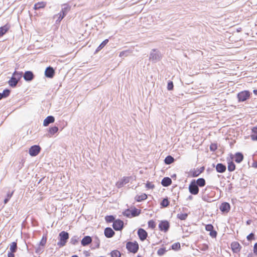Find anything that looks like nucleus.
<instances>
[{"label":"nucleus","mask_w":257,"mask_h":257,"mask_svg":"<svg viewBox=\"0 0 257 257\" xmlns=\"http://www.w3.org/2000/svg\"><path fill=\"white\" fill-rule=\"evenodd\" d=\"M92 241V239L90 236H85L81 241V244L82 246H85L90 244Z\"/></svg>","instance_id":"ddd939ff"},{"label":"nucleus","mask_w":257,"mask_h":257,"mask_svg":"<svg viewBox=\"0 0 257 257\" xmlns=\"http://www.w3.org/2000/svg\"><path fill=\"white\" fill-rule=\"evenodd\" d=\"M111 257H120V252L117 250H114L110 252Z\"/></svg>","instance_id":"58836bf2"},{"label":"nucleus","mask_w":257,"mask_h":257,"mask_svg":"<svg viewBox=\"0 0 257 257\" xmlns=\"http://www.w3.org/2000/svg\"><path fill=\"white\" fill-rule=\"evenodd\" d=\"M251 138L253 141H257V126L253 127L252 129Z\"/></svg>","instance_id":"cd10ccee"},{"label":"nucleus","mask_w":257,"mask_h":257,"mask_svg":"<svg viewBox=\"0 0 257 257\" xmlns=\"http://www.w3.org/2000/svg\"><path fill=\"white\" fill-rule=\"evenodd\" d=\"M219 209L222 212L227 213L230 209V205L227 202H223L220 205Z\"/></svg>","instance_id":"f8f14e48"},{"label":"nucleus","mask_w":257,"mask_h":257,"mask_svg":"<svg viewBox=\"0 0 257 257\" xmlns=\"http://www.w3.org/2000/svg\"><path fill=\"white\" fill-rule=\"evenodd\" d=\"M79 240V237L77 235L72 236L70 240V243L73 245H76L77 244Z\"/></svg>","instance_id":"2f4dec72"},{"label":"nucleus","mask_w":257,"mask_h":257,"mask_svg":"<svg viewBox=\"0 0 257 257\" xmlns=\"http://www.w3.org/2000/svg\"><path fill=\"white\" fill-rule=\"evenodd\" d=\"M13 193H14V191H12V192L9 191L7 193V197L4 199V201L5 204H7L8 202V201L10 200V199L13 196Z\"/></svg>","instance_id":"e433bc0d"},{"label":"nucleus","mask_w":257,"mask_h":257,"mask_svg":"<svg viewBox=\"0 0 257 257\" xmlns=\"http://www.w3.org/2000/svg\"><path fill=\"white\" fill-rule=\"evenodd\" d=\"M59 241L57 243V244L59 246H63L66 244L69 238V233L65 231H62L59 233Z\"/></svg>","instance_id":"f03ea898"},{"label":"nucleus","mask_w":257,"mask_h":257,"mask_svg":"<svg viewBox=\"0 0 257 257\" xmlns=\"http://www.w3.org/2000/svg\"><path fill=\"white\" fill-rule=\"evenodd\" d=\"M174 161V158L170 155L167 156L164 160V162L166 165H170Z\"/></svg>","instance_id":"a878e982"},{"label":"nucleus","mask_w":257,"mask_h":257,"mask_svg":"<svg viewBox=\"0 0 257 257\" xmlns=\"http://www.w3.org/2000/svg\"><path fill=\"white\" fill-rule=\"evenodd\" d=\"M162 58L161 53L157 49H153L150 54L149 59L153 63L159 61Z\"/></svg>","instance_id":"f257e3e1"},{"label":"nucleus","mask_w":257,"mask_h":257,"mask_svg":"<svg viewBox=\"0 0 257 257\" xmlns=\"http://www.w3.org/2000/svg\"><path fill=\"white\" fill-rule=\"evenodd\" d=\"M254 234L253 233H250L249 235L247 236V239L248 240L250 241L252 239H254Z\"/></svg>","instance_id":"680f3d73"},{"label":"nucleus","mask_w":257,"mask_h":257,"mask_svg":"<svg viewBox=\"0 0 257 257\" xmlns=\"http://www.w3.org/2000/svg\"><path fill=\"white\" fill-rule=\"evenodd\" d=\"M43 251V248L40 246H38L36 248L35 252L38 254H41Z\"/></svg>","instance_id":"4d7b16f0"},{"label":"nucleus","mask_w":257,"mask_h":257,"mask_svg":"<svg viewBox=\"0 0 257 257\" xmlns=\"http://www.w3.org/2000/svg\"><path fill=\"white\" fill-rule=\"evenodd\" d=\"M228 170L229 172H232L235 169V165L234 163L231 161L228 163Z\"/></svg>","instance_id":"c9c22d12"},{"label":"nucleus","mask_w":257,"mask_h":257,"mask_svg":"<svg viewBox=\"0 0 257 257\" xmlns=\"http://www.w3.org/2000/svg\"><path fill=\"white\" fill-rule=\"evenodd\" d=\"M10 27L8 24H6L5 26L0 28V37L5 34L9 30Z\"/></svg>","instance_id":"412c9836"},{"label":"nucleus","mask_w":257,"mask_h":257,"mask_svg":"<svg viewBox=\"0 0 257 257\" xmlns=\"http://www.w3.org/2000/svg\"><path fill=\"white\" fill-rule=\"evenodd\" d=\"M46 6V3L44 2H41L37 3L35 4L34 9L35 10H39L45 7Z\"/></svg>","instance_id":"5701e85b"},{"label":"nucleus","mask_w":257,"mask_h":257,"mask_svg":"<svg viewBox=\"0 0 257 257\" xmlns=\"http://www.w3.org/2000/svg\"><path fill=\"white\" fill-rule=\"evenodd\" d=\"M161 205L162 207H166L169 205V201L167 198L163 199V200L161 202Z\"/></svg>","instance_id":"a19ab883"},{"label":"nucleus","mask_w":257,"mask_h":257,"mask_svg":"<svg viewBox=\"0 0 257 257\" xmlns=\"http://www.w3.org/2000/svg\"><path fill=\"white\" fill-rule=\"evenodd\" d=\"M210 235L212 237H216L217 235V232L213 229L210 231Z\"/></svg>","instance_id":"052dcab7"},{"label":"nucleus","mask_w":257,"mask_h":257,"mask_svg":"<svg viewBox=\"0 0 257 257\" xmlns=\"http://www.w3.org/2000/svg\"><path fill=\"white\" fill-rule=\"evenodd\" d=\"M166 250L165 248H160V249H159L157 251V254L159 255H163V254H165V253L166 252Z\"/></svg>","instance_id":"de8ad7c7"},{"label":"nucleus","mask_w":257,"mask_h":257,"mask_svg":"<svg viewBox=\"0 0 257 257\" xmlns=\"http://www.w3.org/2000/svg\"><path fill=\"white\" fill-rule=\"evenodd\" d=\"M251 93L248 90H244L239 92L237 94V98L238 102H243L248 99Z\"/></svg>","instance_id":"20e7f679"},{"label":"nucleus","mask_w":257,"mask_h":257,"mask_svg":"<svg viewBox=\"0 0 257 257\" xmlns=\"http://www.w3.org/2000/svg\"><path fill=\"white\" fill-rule=\"evenodd\" d=\"M146 187L147 189H153L155 187V185L151 182L149 181H147V183L146 184Z\"/></svg>","instance_id":"8fccbe9b"},{"label":"nucleus","mask_w":257,"mask_h":257,"mask_svg":"<svg viewBox=\"0 0 257 257\" xmlns=\"http://www.w3.org/2000/svg\"><path fill=\"white\" fill-rule=\"evenodd\" d=\"M132 52L130 51L129 50L123 51L120 52L119 53V57H126L127 56Z\"/></svg>","instance_id":"ea45409f"},{"label":"nucleus","mask_w":257,"mask_h":257,"mask_svg":"<svg viewBox=\"0 0 257 257\" xmlns=\"http://www.w3.org/2000/svg\"><path fill=\"white\" fill-rule=\"evenodd\" d=\"M217 149V146L216 144H211L210 146V150L211 151H215Z\"/></svg>","instance_id":"5fc2aeb1"},{"label":"nucleus","mask_w":257,"mask_h":257,"mask_svg":"<svg viewBox=\"0 0 257 257\" xmlns=\"http://www.w3.org/2000/svg\"><path fill=\"white\" fill-rule=\"evenodd\" d=\"M171 248L174 250H178L180 248V244L179 242L173 243L171 246Z\"/></svg>","instance_id":"c03bdc74"},{"label":"nucleus","mask_w":257,"mask_h":257,"mask_svg":"<svg viewBox=\"0 0 257 257\" xmlns=\"http://www.w3.org/2000/svg\"><path fill=\"white\" fill-rule=\"evenodd\" d=\"M156 224L155 222L153 220H150L148 221L149 227L154 229L156 227Z\"/></svg>","instance_id":"a18cd8bd"},{"label":"nucleus","mask_w":257,"mask_h":257,"mask_svg":"<svg viewBox=\"0 0 257 257\" xmlns=\"http://www.w3.org/2000/svg\"><path fill=\"white\" fill-rule=\"evenodd\" d=\"M83 254L86 257H88V256H90V253L88 251H86V250L84 251H83Z\"/></svg>","instance_id":"338daca9"},{"label":"nucleus","mask_w":257,"mask_h":257,"mask_svg":"<svg viewBox=\"0 0 257 257\" xmlns=\"http://www.w3.org/2000/svg\"><path fill=\"white\" fill-rule=\"evenodd\" d=\"M252 167L257 168V162H254L252 163Z\"/></svg>","instance_id":"774afa93"},{"label":"nucleus","mask_w":257,"mask_h":257,"mask_svg":"<svg viewBox=\"0 0 257 257\" xmlns=\"http://www.w3.org/2000/svg\"><path fill=\"white\" fill-rule=\"evenodd\" d=\"M70 10V8L67 4H65L63 6V7L59 13L60 15L65 17Z\"/></svg>","instance_id":"6ab92c4d"},{"label":"nucleus","mask_w":257,"mask_h":257,"mask_svg":"<svg viewBox=\"0 0 257 257\" xmlns=\"http://www.w3.org/2000/svg\"><path fill=\"white\" fill-rule=\"evenodd\" d=\"M18 82L19 81H17V80L12 76L11 79L9 80L8 83L10 86L12 87H15L17 86Z\"/></svg>","instance_id":"b1692460"},{"label":"nucleus","mask_w":257,"mask_h":257,"mask_svg":"<svg viewBox=\"0 0 257 257\" xmlns=\"http://www.w3.org/2000/svg\"><path fill=\"white\" fill-rule=\"evenodd\" d=\"M138 235L140 239L142 241H144L147 238L148 236V233L145 229L143 228H139L138 230Z\"/></svg>","instance_id":"1a4fd4ad"},{"label":"nucleus","mask_w":257,"mask_h":257,"mask_svg":"<svg viewBox=\"0 0 257 257\" xmlns=\"http://www.w3.org/2000/svg\"><path fill=\"white\" fill-rule=\"evenodd\" d=\"M104 233L107 238H111L115 234L114 231L111 227H106L104 229Z\"/></svg>","instance_id":"dca6fc26"},{"label":"nucleus","mask_w":257,"mask_h":257,"mask_svg":"<svg viewBox=\"0 0 257 257\" xmlns=\"http://www.w3.org/2000/svg\"><path fill=\"white\" fill-rule=\"evenodd\" d=\"M199 187L197 184L195 183V180H193L189 186V192L192 195H197L199 192Z\"/></svg>","instance_id":"39448f33"},{"label":"nucleus","mask_w":257,"mask_h":257,"mask_svg":"<svg viewBox=\"0 0 257 257\" xmlns=\"http://www.w3.org/2000/svg\"><path fill=\"white\" fill-rule=\"evenodd\" d=\"M55 118L53 116L49 115L47 116L43 121V125L45 126L49 125V124L54 122Z\"/></svg>","instance_id":"a211bd4d"},{"label":"nucleus","mask_w":257,"mask_h":257,"mask_svg":"<svg viewBox=\"0 0 257 257\" xmlns=\"http://www.w3.org/2000/svg\"><path fill=\"white\" fill-rule=\"evenodd\" d=\"M199 248L201 250L206 251L208 249V245L206 244H203L199 247Z\"/></svg>","instance_id":"864d4df0"},{"label":"nucleus","mask_w":257,"mask_h":257,"mask_svg":"<svg viewBox=\"0 0 257 257\" xmlns=\"http://www.w3.org/2000/svg\"><path fill=\"white\" fill-rule=\"evenodd\" d=\"M14 253L13 252L10 251L8 253V257H15Z\"/></svg>","instance_id":"69168bd1"},{"label":"nucleus","mask_w":257,"mask_h":257,"mask_svg":"<svg viewBox=\"0 0 257 257\" xmlns=\"http://www.w3.org/2000/svg\"><path fill=\"white\" fill-rule=\"evenodd\" d=\"M195 183H196V184H197L198 187H204L206 184L205 179L202 178H199L197 180H195Z\"/></svg>","instance_id":"393cba45"},{"label":"nucleus","mask_w":257,"mask_h":257,"mask_svg":"<svg viewBox=\"0 0 257 257\" xmlns=\"http://www.w3.org/2000/svg\"><path fill=\"white\" fill-rule=\"evenodd\" d=\"M231 247L233 252L237 253L240 251L241 246L238 242L234 241L231 243Z\"/></svg>","instance_id":"4468645a"},{"label":"nucleus","mask_w":257,"mask_h":257,"mask_svg":"<svg viewBox=\"0 0 257 257\" xmlns=\"http://www.w3.org/2000/svg\"><path fill=\"white\" fill-rule=\"evenodd\" d=\"M12 76L14 77L17 81H19L23 76V72L15 71Z\"/></svg>","instance_id":"c85d7f7f"},{"label":"nucleus","mask_w":257,"mask_h":257,"mask_svg":"<svg viewBox=\"0 0 257 257\" xmlns=\"http://www.w3.org/2000/svg\"><path fill=\"white\" fill-rule=\"evenodd\" d=\"M253 252L257 255V242H256L253 246Z\"/></svg>","instance_id":"e2e57ef3"},{"label":"nucleus","mask_w":257,"mask_h":257,"mask_svg":"<svg viewBox=\"0 0 257 257\" xmlns=\"http://www.w3.org/2000/svg\"><path fill=\"white\" fill-rule=\"evenodd\" d=\"M131 178V177H123L121 180L122 181L123 184L125 185L130 182Z\"/></svg>","instance_id":"09e8293b"},{"label":"nucleus","mask_w":257,"mask_h":257,"mask_svg":"<svg viewBox=\"0 0 257 257\" xmlns=\"http://www.w3.org/2000/svg\"><path fill=\"white\" fill-rule=\"evenodd\" d=\"M108 42V39L104 40L96 49L95 53H97L101 50L107 44Z\"/></svg>","instance_id":"c756f323"},{"label":"nucleus","mask_w":257,"mask_h":257,"mask_svg":"<svg viewBox=\"0 0 257 257\" xmlns=\"http://www.w3.org/2000/svg\"><path fill=\"white\" fill-rule=\"evenodd\" d=\"M172 183V180L169 177H164L162 181L161 184L164 187H168Z\"/></svg>","instance_id":"aec40b11"},{"label":"nucleus","mask_w":257,"mask_h":257,"mask_svg":"<svg viewBox=\"0 0 257 257\" xmlns=\"http://www.w3.org/2000/svg\"><path fill=\"white\" fill-rule=\"evenodd\" d=\"M126 248L130 252L135 253L137 252L139 250V244L137 241H128L126 243Z\"/></svg>","instance_id":"7ed1b4c3"},{"label":"nucleus","mask_w":257,"mask_h":257,"mask_svg":"<svg viewBox=\"0 0 257 257\" xmlns=\"http://www.w3.org/2000/svg\"><path fill=\"white\" fill-rule=\"evenodd\" d=\"M25 162V160L24 159H22L17 164V166L16 169L18 171L21 170L23 167Z\"/></svg>","instance_id":"473e14b6"},{"label":"nucleus","mask_w":257,"mask_h":257,"mask_svg":"<svg viewBox=\"0 0 257 257\" xmlns=\"http://www.w3.org/2000/svg\"><path fill=\"white\" fill-rule=\"evenodd\" d=\"M243 159V156L241 153H236L235 155L234 161L237 163H240Z\"/></svg>","instance_id":"4be33fe9"},{"label":"nucleus","mask_w":257,"mask_h":257,"mask_svg":"<svg viewBox=\"0 0 257 257\" xmlns=\"http://www.w3.org/2000/svg\"><path fill=\"white\" fill-rule=\"evenodd\" d=\"M92 243L90 246V248L91 249H95L96 248H98L100 246V240L98 237L95 236L93 238Z\"/></svg>","instance_id":"2eb2a0df"},{"label":"nucleus","mask_w":257,"mask_h":257,"mask_svg":"<svg viewBox=\"0 0 257 257\" xmlns=\"http://www.w3.org/2000/svg\"><path fill=\"white\" fill-rule=\"evenodd\" d=\"M122 214L127 217H128V218H131L132 217V215H131V210L129 209H125L123 212H122Z\"/></svg>","instance_id":"37998d69"},{"label":"nucleus","mask_w":257,"mask_h":257,"mask_svg":"<svg viewBox=\"0 0 257 257\" xmlns=\"http://www.w3.org/2000/svg\"><path fill=\"white\" fill-rule=\"evenodd\" d=\"M10 92H11V91L10 89H5L3 92V93H4V95L7 97L8 96H9L10 94Z\"/></svg>","instance_id":"13d9d810"},{"label":"nucleus","mask_w":257,"mask_h":257,"mask_svg":"<svg viewBox=\"0 0 257 257\" xmlns=\"http://www.w3.org/2000/svg\"><path fill=\"white\" fill-rule=\"evenodd\" d=\"M24 79L26 81H31L34 78L33 73L31 71H27L23 75Z\"/></svg>","instance_id":"9b49d317"},{"label":"nucleus","mask_w":257,"mask_h":257,"mask_svg":"<svg viewBox=\"0 0 257 257\" xmlns=\"http://www.w3.org/2000/svg\"><path fill=\"white\" fill-rule=\"evenodd\" d=\"M205 229L207 231H210L213 229V226L211 224H207L205 226Z\"/></svg>","instance_id":"6e6d98bb"},{"label":"nucleus","mask_w":257,"mask_h":257,"mask_svg":"<svg viewBox=\"0 0 257 257\" xmlns=\"http://www.w3.org/2000/svg\"><path fill=\"white\" fill-rule=\"evenodd\" d=\"M10 251L16 252L17 250V243L16 242H13L10 245Z\"/></svg>","instance_id":"72a5a7b5"},{"label":"nucleus","mask_w":257,"mask_h":257,"mask_svg":"<svg viewBox=\"0 0 257 257\" xmlns=\"http://www.w3.org/2000/svg\"><path fill=\"white\" fill-rule=\"evenodd\" d=\"M47 241V237L46 236H43L40 242V245L41 246H44Z\"/></svg>","instance_id":"3c124183"},{"label":"nucleus","mask_w":257,"mask_h":257,"mask_svg":"<svg viewBox=\"0 0 257 257\" xmlns=\"http://www.w3.org/2000/svg\"><path fill=\"white\" fill-rule=\"evenodd\" d=\"M147 198V195L145 193H143L140 195H137L135 197V200L137 202H141Z\"/></svg>","instance_id":"bb28decb"},{"label":"nucleus","mask_w":257,"mask_h":257,"mask_svg":"<svg viewBox=\"0 0 257 257\" xmlns=\"http://www.w3.org/2000/svg\"><path fill=\"white\" fill-rule=\"evenodd\" d=\"M124 185L122 181L120 180L116 183V186L117 188H121Z\"/></svg>","instance_id":"bf43d9fd"},{"label":"nucleus","mask_w":257,"mask_h":257,"mask_svg":"<svg viewBox=\"0 0 257 257\" xmlns=\"http://www.w3.org/2000/svg\"><path fill=\"white\" fill-rule=\"evenodd\" d=\"M188 216L187 213H178L177 214V217L181 220H185Z\"/></svg>","instance_id":"79ce46f5"},{"label":"nucleus","mask_w":257,"mask_h":257,"mask_svg":"<svg viewBox=\"0 0 257 257\" xmlns=\"http://www.w3.org/2000/svg\"><path fill=\"white\" fill-rule=\"evenodd\" d=\"M123 221L120 219H118L114 221L112 224V227L115 230L119 231L123 229Z\"/></svg>","instance_id":"0eeeda50"},{"label":"nucleus","mask_w":257,"mask_h":257,"mask_svg":"<svg viewBox=\"0 0 257 257\" xmlns=\"http://www.w3.org/2000/svg\"><path fill=\"white\" fill-rule=\"evenodd\" d=\"M174 85L172 81H170L168 83L167 89L168 90H172L173 89Z\"/></svg>","instance_id":"603ef678"},{"label":"nucleus","mask_w":257,"mask_h":257,"mask_svg":"<svg viewBox=\"0 0 257 257\" xmlns=\"http://www.w3.org/2000/svg\"><path fill=\"white\" fill-rule=\"evenodd\" d=\"M58 131V128L57 126H56L50 127L49 129V133L51 136L56 134Z\"/></svg>","instance_id":"f704fd0d"},{"label":"nucleus","mask_w":257,"mask_h":257,"mask_svg":"<svg viewBox=\"0 0 257 257\" xmlns=\"http://www.w3.org/2000/svg\"><path fill=\"white\" fill-rule=\"evenodd\" d=\"M106 222H113L115 221V218L113 215H107L105 217Z\"/></svg>","instance_id":"4c0bfd02"},{"label":"nucleus","mask_w":257,"mask_h":257,"mask_svg":"<svg viewBox=\"0 0 257 257\" xmlns=\"http://www.w3.org/2000/svg\"><path fill=\"white\" fill-rule=\"evenodd\" d=\"M170 228V223L166 220H161L159 224V228L161 231L166 232Z\"/></svg>","instance_id":"423d86ee"},{"label":"nucleus","mask_w":257,"mask_h":257,"mask_svg":"<svg viewBox=\"0 0 257 257\" xmlns=\"http://www.w3.org/2000/svg\"><path fill=\"white\" fill-rule=\"evenodd\" d=\"M41 148L38 145H34L31 147L29 150V154L32 156H36L40 152Z\"/></svg>","instance_id":"6e6552de"},{"label":"nucleus","mask_w":257,"mask_h":257,"mask_svg":"<svg viewBox=\"0 0 257 257\" xmlns=\"http://www.w3.org/2000/svg\"><path fill=\"white\" fill-rule=\"evenodd\" d=\"M56 17H58L56 21V24L59 23L62 21V20L64 18V16L60 15V14L59 13L57 15H55L54 16V18H55Z\"/></svg>","instance_id":"49530a36"},{"label":"nucleus","mask_w":257,"mask_h":257,"mask_svg":"<svg viewBox=\"0 0 257 257\" xmlns=\"http://www.w3.org/2000/svg\"><path fill=\"white\" fill-rule=\"evenodd\" d=\"M141 210L138 209L137 208L134 207L132 210H131V215L132 217L139 215L141 213Z\"/></svg>","instance_id":"7c9ffc66"},{"label":"nucleus","mask_w":257,"mask_h":257,"mask_svg":"<svg viewBox=\"0 0 257 257\" xmlns=\"http://www.w3.org/2000/svg\"><path fill=\"white\" fill-rule=\"evenodd\" d=\"M55 74V70L53 67L49 66L47 67L45 71V75L46 77L52 78Z\"/></svg>","instance_id":"9d476101"},{"label":"nucleus","mask_w":257,"mask_h":257,"mask_svg":"<svg viewBox=\"0 0 257 257\" xmlns=\"http://www.w3.org/2000/svg\"><path fill=\"white\" fill-rule=\"evenodd\" d=\"M226 170V166L222 163H218L216 166V170L218 173H223Z\"/></svg>","instance_id":"f3484780"},{"label":"nucleus","mask_w":257,"mask_h":257,"mask_svg":"<svg viewBox=\"0 0 257 257\" xmlns=\"http://www.w3.org/2000/svg\"><path fill=\"white\" fill-rule=\"evenodd\" d=\"M202 172V171H200L199 172H195L193 173V177H197L198 176L201 172Z\"/></svg>","instance_id":"0e129e2a"}]
</instances>
